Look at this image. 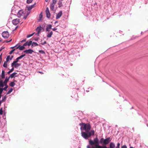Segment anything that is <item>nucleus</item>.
Instances as JSON below:
<instances>
[{
	"label": "nucleus",
	"mask_w": 148,
	"mask_h": 148,
	"mask_svg": "<svg viewBox=\"0 0 148 148\" xmlns=\"http://www.w3.org/2000/svg\"><path fill=\"white\" fill-rule=\"evenodd\" d=\"M79 125L81 126L80 129L81 130H85L86 132H90V130L91 127L89 123L85 124L84 123H80Z\"/></svg>",
	"instance_id": "f257e3e1"
},
{
	"label": "nucleus",
	"mask_w": 148,
	"mask_h": 148,
	"mask_svg": "<svg viewBox=\"0 0 148 148\" xmlns=\"http://www.w3.org/2000/svg\"><path fill=\"white\" fill-rule=\"evenodd\" d=\"M81 134L82 136L84 138L87 139L90 137L91 135H94L95 134V132L93 130H92L90 132H82Z\"/></svg>",
	"instance_id": "f03ea898"
},
{
	"label": "nucleus",
	"mask_w": 148,
	"mask_h": 148,
	"mask_svg": "<svg viewBox=\"0 0 148 148\" xmlns=\"http://www.w3.org/2000/svg\"><path fill=\"white\" fill-rule=\"evenodd\" d=\"M110 139V137L107 138L106 139H104L103 138H101L100 140V143L106 145L108 144L111 141Z\"/></svg>",
	"instance_id": "7ed1b4c3"
},
{
	"label": "nucleus",
	"mask_w": 148,
	"mask_h": 148,
	"mask_svg": "<svg viewBox=\"0 0 148 148\" xmlns=\"http://www.w3.org/2000/svg\"><path fill=\"white\" fill-rule=\"evenodd\" d=\"M2 36L4 38H8L9 36V33L7 31L3 32L2 34Z\"/></svg>",
	"instance_id": "20e7f679"
},
{
	"label": "nucleus",
	"mask_w": 148,
	"mask_h": 148,
	"mask_svg": "<svg viewBox=\"0 0 148 148\" xmlns=\"http://www.w3.org/2000/svg\"><path fill=\"white\" fill-rule=\"evenodd\" d=\"M20 21V19L17 18L15 19L12 21V23L14 25H16L18 24Z\"/></svg>",
	"instance_id": "39448f33"
},
{
	"label": "nucleus",
	"mask_w": 148,
	"mask_h": 148,
	"mask_svg": "<svg viewBox=\"0 0 148 148\" xmlns=\"http://www.w3.org/2000/svg\"><path fill=\"white\" fill-rule=\"evenodd\" d=\"M45 12L46 14L47 17L48 18H49L50 16V14L48 8H47L45 10Z\"/></svg>",
	"instance_id": "423d86ee"
},
{
	"label": "nucleus",
	"mask_w": 148,
	"mask_h": 148,
	"mask_svg": "<svg viewBox=\"0 0 148 148\" xmlns=\"http://www.w3.org/2000/svg\"><path fill=\"white\" fill-rule=\"evenodd\" d=\"M21 65V64L16 63V64H14L13 63H12L11 64V66L12 67H14L15 68H17L18 66H20Z\"/></svg>",
	"instance_id": "0eeeda50"
},
{
	"label": "nucleus",
	"mask_w": 148,
	"mask_h": 148,
	"mask_svg": "<svg viewBox=\"0 0 148 148\" xmlns=\"http://www.w3.org/2000/svg\"><path fill=\"white\" fill-rule=\"evenodd\" d=\"M33 52V51L30 49L26 50L24 51V52L26 53V54H31Z\"/></svg>",
	"instance_id": "6e6552de"
},
{
	"label": "nucleus",
	"mask_w": 148,
	"mask_h": 148,
	"mask_svg": "<svg viewBox=\"0 0 148 148\" xmlns=\"http://www.w3.org/2000/svg\"><path fill=\"white\" fill-rule=\"evenodd\" d=\"M62 11H60L59 12H58L56 16V19H58L60 18L62 16Z\"/></svg>",
	"instance_id": "1a4fd4ad"
},
{
	"label": "nucleus",
	"mask_w": 148,
	"mask_h": 148,
	"mask_svg": "<svg viewBox=\"0 0 148 148\" xmlns=\"http://www.w3.org/2000/svg\"><path fill=\"white\" fill-rule=\"evenodd\" d=\"M52 25L51 24L48 25L47 26L46 30L47 31L49 32L50 29H51Z\"/></svg>",
	"instance_id": "9d476101"
},
{
	"label": "nucleus",
	"mask_w": 148,
	"mask_h": 148,
	"mask_svg": "<svg viewBox=\"0 0 148 148\" xmlns=\"http://www.w3.org/2000/svg\"><path fill=\"white\" fill-rule=\"evenodd\" d=\"M42 27L40 26L37 27L36 29V31L38 32V34H39L40 32V31L42 29Z\"/></svg>",
	"instance_id": "9b49d317"
},
{
	"label": "nucleus",
	"mask_w": 148,
	"mask_h": 148,
	"mask_svg": "<svg viewBox=\"0 0 148 148\" xmlns=\"http://www.w3.org/2000/svg\"><path fill=\"white\" fill-rule=\"evenodd\" d=\"M23 12L22 10H20L17 13V15L18 17H20L22 16L23 15Z\"/></svg>",
	"instance_id": "f8f14e48"
},
{
	"label": "nucleus",
	"mask_w": 148,
	"mask_h": 148,
	"mask_svg": "<svg viewBox=\"0 0 148 148\" xmlns=\"http://www.w3.org/2000/svg\"><path fill=\"white\" fill-rule=\"evenodd\" d=\"M18 48L20 50H23L25 48V47H24V46H23V45L22 46H21L20 45H19L17 47H16V49H17Z\"/></svg>",
	"instance_id": "ddd939ff"
},
{
	"label": "nucleus",
	"mask_w": 148,
	"mask_h": 148,
	"mask_svg": "<svg viewBox=\"0 0 148 148\" xmlns=\"http://www.w3.org/2000/svg\"><path fill=\"white\" fill-rule=\"evenodd\" d=\"M35 4L27 7V10L29 11L31 10L35 6Z\"/></svg>",
	"instance_id": "4468645a"
},
{
	"label": "nucleus",
	"mask_w": 148,
	"mask_h": 148,
	"mask_svg": "<svg viewBox=\"0 0 148 148\" xmlns=\"http://www.w3.org/2000/svg\"><path fill=\"white\" fill-rule=\"evenodd\" d=\"M54 4L51 3L50 5V8L51 10H53L54 9Z\"/></svg>",
	"instance_id": "2eb2a0df"
},
{
	"label": "nucleus",
	"mask_w": 148,
	"mask_h": 148,
	"mask_svg": "<svg viewBox=\"0 0 148 148\" xmlns=\"http://www.w3.org/2000/svg\"><path fill=\"white\" fill-rule=\"evenodd\" d=\"M17 74V73L16 72H14L13 73H12L10 76L9 77L10 78H13L15 77V75Z\"/></svg>",
	"instance_id": "dca6fc26"
},
{
	"label": "nucleus",
	"mask_w": 148,
	"mask_h": 148,
	"mask_svg": "<svg viewBox=\"0 0 148 148\" xmlns=\"http://www.w3.org/2000/svg\"><path fill=\"white\" fill-rule=\"evenodd\" d=\"M9 79L10 78L9 77L8 78H7V77H6L5 79L4 82V85H7V82L9 81Z\"/></svg>",
	"instance_id": "f3484780"
},
{
	"label": "nucleus",
	"mask_w": 148,
	"mask_h": 148,
	"mask_svg": "<svg viewBox=\"0 0 148 148\" xmlns=\"http://www.w3.org/2000/svg\"><path fill=\"white\" fill-rule=\"evenodd\" d=\"M5 72L4 70H3L2 71V73L1 74V78L3 79L5 78Z\"/></svg>",
	"instance_id": "a211bd4d"
},
{
	"label": "nucleus",
	"mask_w": 148,
	"mask_h": 148,
	"mask_svg": "<svg viewBox=\"0 0 148 148\" xmlns=\"http://www.w3.org/2000/svg\"><path fill=\"white\" fill-rule=\"evenodd\" d=\"M62 1H61L60 0H59L58 1V7L59 8L62 6Z\"/></svg>",
	"instance_id": "6ab92c4d"
},
{
	"label": "nucleus",
	"mask_w": 148,
	"mask_h": 148,
	"mask_svg": "<svg viewBox=\"0 0 148 148\" xmlns=\"http://www.w3.org/2000/svg\"><path fill=\"white\" fill-rule=\"evenodd\" d=\"M53 34V32L52 31H51L50 32L48 33L47 35V37L49 38H51V37Z\"/></svg>",
	"instance_id": "aec40b11"
},
{
	"label": "nucleus",
	"mask_w": 148,
	"mask_h": 148,
	"mask_svg": "<svg viewBox=\"0 0 148 148\" xmlns=\"http://www.w3.org/2000/svg\"><path fill=\"white\" fill-rule=\"evenodd\" d=\"M38 44H37V43H36V42H32V47H35L36 46H38Z\"/></svg>",
	"instance_id": "412c9836"
},
{
	"label": "nucleus",
	"mask_w": 148,
	"mask_h": 148,
	"mask_svg": "<svg viewBox=\"0 0 148 148\" xmlns=\"http://www.w3.org/2000/svg\"><path fill=\"white\" fill-rule=\"evenodd\" d=\"M26 42H27V45L29 46L32 44V41L31 40H30L29 41H27Z\"/></svg>",
	"instance_id": "4be33fe9"
},
{
	"label": "nucleus",
	"mask_w": 148,
	"mask_h": 148,
	"mask_svg": "<svg viewBox=\"0 0 148 148\" xmlns=\"http://www.w3.org/2000/svg\"><path fill=\"white\" fill-rule=\"evenodd\" d=\"M4 86V85L3 84V82L2 80H1L0 79V87H3Z\"/></svg>",
	"instance_id": "5701e85b"
},
{
	"label": "nucleus",
	"mask_w": 148,
	"mask_h": 148,
	"mask_svg": "<svg viewBox=\"0 0 148 148\" xmlns=\"http://www.w3.org/2000/svg\"><path fill=\"white\" fill-rule=\"evenodd\" d=\"M19 59V58L18 57L16 59V60L14 61L12 63H13L14 64L17 63V62H18V60Z\"/></svg>",
	"instance_id": "b1692460"
},
{
	"label": "nucleus",
	"mask_w": 148,
	"mask_h": 148,
	"mask_svg": "<svg viewBox=\"0 0 148 148\" xmlns=\"http://www.w3.org/2000/svg\"><path fill=\"white\" fill-rule=\"evenodd\" d=\"M15 84L14 83V82H12L10 84V86L13 87L15 85Z\"/></svg>",
	"instance_id": "393cba45"
},
{
	"label": "nucleus",
	"mask_w": 148,
	"mask_h": 148,
	"mask_svg": "<svg viewBox=\"0 0 148 148\" xmlns=\"http://www.w3.org/2000/svg\"><path fill=\"white\" fill-rule=\"evenodd\" d=\"M14 68L13 67L11 69L10 71H8V72H7V73L8 74H9L10 73L12 72L14 70Z\"/></svg>",
	"instance_id": "a878e982"
},
{
	"label": "nucleus",
	"mask_w": 148,
	"mask_h": 148,
	"mask_svg": "<svg viewBox=\"0 0 148 148\" xmlns=\"http://www.w3.org/2000/svg\"><path fill=\"white\" fill-rule=\"evenodd\" d=\"M7 66L8 64L7 62H5L3 65V66L4 67L6 68L7 67Z\"/></svg>",
	"instance_id": "bb28decb"
},
{
	"label": "nucleus",
	"mask_w": 148,
	"mask_h": 148,
	"mask_svg": "<svg viewBox=\"0 0 148 148\" xmlns=\"http://www.w3.org/2000/svg\"><path fill=\"white\" fill-rule=\"evenodd\" d=\"M12 90L13 89L12 88H10V89L9 90V91L8 92L7 94H10L11 92H12Z\"/></svg>",
	"instance_id": "cd10ccee"
},
{
	"label": "nucleus",
	"mask_w": 148,
	"mask_h": 148,
	"mask_svg": "<svg viewBox=\"0 0 148 148\" xmlns=\"http://www.w3.org/2000/svg\"><path fill=\"white\" fill-rule=\"evenodd\" d=\"M10 56H8L7 57V58L6 59V61L7 62H8L10 59Z\"/></svg>",
	"instance_id": "c85d7f7f"
},
{
	"label": "nucleus",
	"mask_w": 148,
	"mask_h": 148,
	"mask_svg": "<svg viewBox=\"0 0 148 148\" xmlns=\"http://www.w3.org/2000/svg\"><path fill=\"white\" fill-rule=\"evenodd\" d=\"M34 33H33L31 34H29V35H28L27 36V38H29V37L32 36H33L34 35Z\"/></svg>",
	"instance_id": "c756f323"
},
{
	"label": "nucleus",
	"mask_w": 148,
	"mask_h": 148,
	"mask_svg": "<svg viewBox=\"0 0 148 148\" xmlns=\"http://www.w3.org/2000/svg\"><path fill=\"white\" fill-rule=\"evenodd\" d=\"M42 12H41L39 15V21H40L41 20V18H42Z\"/></svg>",
	"instance_id": "7c9ffc66"
},
{
	"label": "nucleus",
	"mask_w": 148,
	"mask_h": 148,
	"mask_svg": "<svg viewBox=\"0 0 148 148\" xmlns=\"http://www.w3.org/2000/svg\"><path fill=\"white\" fill-rule=\"evenodd\" d=\"M33 0H27V3L28 4L31 3Z\"/></svg>",
	"instance_id": "2f4dec72"
},
{
	"label": "nucleus",
	"mask_w": 148,
	"mask_h": 148,
	"mask_svg": "<svg viewBox=\"0 0 148 148\" xmlns=\"http://www.w3.org/2000/svg\"><path fill=\"white\" fill-rule=\"evenodd\" d=\"M25 56V54H24L23 55H22L20 56L19 57H18V58H19L20 59L22 58L23 57Z\"/></svg>",
	"instance_id": "473e14b6"
},
{
	"label": "nucleus",
	"mask_w": 148,
	"mask_h": 148,
	"mask_svg": "<svg viewBox=\"0 0 148 148\" xmlns=\"http://www.w3.org/2000/svg\"><path fill=\"white\" fill-rule=\"evenodd\" d=\"M15 49H13L12 50H11L10 51V52L9 54H11L14 52V51L15 50Z\"/></svg>",
	"instance_id": "72a5a7b5"
},
{
	"label": "nucleus",
	"mask_w": 148,
	"mask_h": 148,
	"mask_svg": "<svg viewBox=\"0 0 148 148\" xmlns=\"http://www.w3.org/2000/svg\"><path fill=\"white\" fill-rule=\"evenodd\" d=\"M39 52L40 53L42 54H45V52L42 50H40L39 51Z\"/></svg>",
	"instance_id": "f704fd0d"
},
{
	"label": "nucleus",
	"mask_w": 148,
	"mask_h": 148,
	"mask_svg": "<svg viewBox=\"0 0 148 148\" xmlns=\"http://www.w3.org/2000/svg\"><path fill=\"white\" fill-rule=\"evenodd\" d=\"M3 88H0V96H1V94L2 93V92L3 91Z\"/></svg>",
	"instance_id": "c9c22d12"
},
{
	"label": "nucleus",
	"mask_w": 148,
	"mask_h": 148,
	"mask_svg": "<svg viewBox=\"0 0 148 148\" xmlns=\"http://www.w3.org/2000/svg\"><path fill=\"white\" fill-rule=\"evenodd\" d=\"M3 112L2 110V108H1V109H0V115L2 114Z\"/></svg>",
	"instance_id": "e433bc0d"
},
{
	"label": "nucleus",
	"mask_w": 148,
	"mask_h": 148,
	"mask_svg": "<svg viewBox=\"0 0 148 148\" xmlns=\"http://www.w3.org/2000/svg\"><path fill=\"white\" fill-rule=\"evenodd\" d=\"M5 86L4 88H3V90H6L7 89L8 87V86L7 85H5Z\"/></svg>",
	"instance_id": "4c0bfd02"
},
{
	"label": "nucleus",
	"mask_w": 148,
	"mask_h": 148,
	"mask_svg": "<svg viewBox=\"0 0 148 148\" xmlns=\"http://www.w3.org/2000/svg\"><path fill=\"white\" fill-rule=\"evenodd\" d=\"M57 0H52V3L55 4Z\"/></svg>",
	"instance_id": "58836bf2"
},
{
	"label": "nucleus",
	"mask_w": 148,
	"mask_h": 148,
	"mask_svg": "<svg viewBox=\"0 0 148 148\" xmlns=\"http://www.w3.org/2000/svg\"><path fill=\"white\" fill-rule=\"evenodd\" d=\"M120 144L119 143H118L117 144V145L116 147V148H119V146H120Z\"/></svg>",
	"instance_id": "ea45409f"
},
{
	"label": "nucleus",
	"mask_w": 148,
	"mask_h": 148,
	"mask_svg": "<svg viewBox=\"0 0 148 148\" xmlns=\"http://www.w3.org/2000/svg\"><path fill=\"white\" fill-rule=\"evenodd\" d=\"M87 148H94V147L92 146V147H90L89 145H88L87 146Z\"/></svg>",
	"instance_id": "a19ab883"
},
{
	"label": "nucleus",
	"mask_w": 148,
	"mask_h": 148,
	"mask_svg": "<svg viewBox=\"0 0 148 148\" xmlns=\"http://www.w3.org/2000/svg\"><path fill=\"white\" fill-rule=\"evenodd\" d=\"M47 43V42L45 41H44L43 43H41V44L42 45H45V44H46Z\"/></svg>",
	"instance_id": "79ce46f5"
},
{
	"label": "nucleus",
	"mask_w": 148,
	"mask_h": 148,
	"mask_svg": "<svg viewBox=\"0 0 148 148\" xmlns=\"http://www.w3.org/2000/svg\"><path fill=\"white\" fill-rule=\"evenodd\" d=\"M121 148H127V146L125 145L123 146Z\"/></svg>",
	"instance_id": "37998d69"
},
{
	"label": "nucleus",
	"mask_w": 148,
	"mask_h": 148,
	"mask_svg": "<svg viewBox=\"0 0 148 148\" xmlns=\"http://www.w3.org/2000/svg\"><path fill=\"white\" fill-rule=\"evenodd\" d=\"M39 38H35L34 39V40L35 41H37L38 40Z\"/></svg>",
	"instance_id": "c03bdc74"
},
{
	"label": "nucleus",
	"mask_w": 148,
	"mask_h": 148,
	"mask_svg": "<svg viewBox=\"0 0 148 148\" xmlns=\"http://www.w3.org/2000/svg\"><path fill=\"white\" fill-rule=\"evenodd\" d=\"M27 42H26L23 45V46H24V47H25V46H26L27 45Z\"/></svg>",
	"instance_id": "a18cd8bd"
},
{
	"label": "nucleus",
	"mask_w": 148,
	"mask_h": 148,
	"mask_svg": "<svg viewBox=\"0 0 148 148\" xmlns=\"http://www.w3.org/2000/svg\"><path fill=\"white\" fill-rule=\"evenodd\" d=\"M57 29L56 28H52V29L53 30V31H55Z\"/></svg>",
	"instance_id": "49530a36"
},
{
	"label": "nucleus",
	"mask_w": 148,
	"mask_h": 148,
	"mask_svg": "<svg viewBox=\"0 0 148 148\" xmlns=\"http://www.w3.org/2000/svg\"><path fill=\"white\" fill-rule=\"evenodd\" d=\"M2 59V54H1L0 55V60L1 61Z\"/></svg>",
	"instance_id": "de8ad7c7"
},
{
	"label": "nucleus",
	"mask_w": 148,
	"mask_h": 148,
	"mask_svg": "<svg viewBox=\"0 0 148 148\" xmlns=\"http://www.w3.org/2000/svg\"><path fill=\"white\" fill-rule=\"evenodd\" d=\"M5 98H6L5 96L4 97H3L2 101H3L5 99Z\"/></svg>",
	"instance_id": "09e8293b"
},
{
	"label": "nucleus",
	"mask_w": 148,
	"mask_h": 148,
	"mask_svg": "<svg viewBox=\"0 0 148 148\" xmlns=\"http://www.w3.org/2000/svg\"><path fill=\"white\" fill-rule=\"evenodd\" d=\"M28 15V14H27V15L25 16L24 17V18L25 19L27 18V16Z\"/></svg>",
	"instance_id": "8fccbe9b"
},
{
	"label": "nucleus",
	"mask_w": 148,
	"mask_h": 148,
	"mask_svg": "<svg viewBox=\"0 0 148 148\" xmlns=\"http://www.w3.org/2000/svg\"><path fill=\"white\" fill-rule=\"evenodd\" d=\"M12 40V39H10V41H8V40H6L5 41V42H6L7 43V42H9L10 41H11Z\"/></svg>",
	"instance_id": "3c124183"
},
{
	"label": "nucleus",
	"mask_w": 148,
	"mask_h": 148,
	"mask_svg": "<svg viewBox=\"0 0 148 148\" xmlns=\"http://www.w3.org/2000/svg\"><path fill=\"white\" fill-rule=\"evenodd\" d=\"M14 56H12L11 57V58H10V60H11L12 59V58H13Z\"/></svg>",
	"instance_id": "603ef678"
},
{
	"label": "nucleus",
	"mask_w": 148,
	"mask_h": 148,
	"mask_svg": "<svg viewBox=\"0 0 148 148\" xmlns=\"http://www.w3.org/2000/svg\"><path fill=\"white\" fill-rule=\"evenodd\" d=\"M26 39H24L23 40H22L21 41V42H25V41H26Z\"/></svg>",
	"instance_id": "864d4df0"
},
{
	"label": "nucleus",
	"mask_w": 148,
	"mask_h": 148,
	"mask_svg": "<svg viewBox=\"0 0 148 148\" xmlns=\"http://www.w3.org/2000/svg\"><path fill=\"white\" fill-rule=\"evenodd\" d=\"M17 46V45H16V46H15L14 47H11L10 48L11 49H13V48L16 47Z\"/></svg>",
	"instance_id": "5fc2aeb1"
},
{
	"label": "nucleus",
	"mask_w": 148,
	"mask_h": 148,
	"mask_svg": "<svg viewBox=\"0 0 148 148\" xmlns=\"http://www.w3.org/2000/svg\"><path fill=\"white\" fill-rule=\"evenodd\" d=\"M38 72L41 74H42L44 73H43L42 72H41V71H38Z\"/></svg>",
	"instance_id": "6e6d98bb"
},
{
	"label": "nucleus",
	"mask_w": 148,
	"mask_h": 148,
	"mask_svg": "<svg viewBox=\"0 0 148 148\" xmlns=\"http://www.w3.org/2000/svg\"><path fill=\"white\" fill-rule=\"evenodd\" d=\"M1 96H0V98H1ZM1 101L0 100V106L1 105Z\"/></svg>",
	"instance_id": "4d7b16f0"
},
{
	"label": "nucleus",
	"mask_w": 148,
	"mask_h": 148,
	"mask_svg": "<svg viewBox=\"0 0 148 148\" xmlns=\"http://www.w3.org/2000/svg\"><path fill=\"white\" fill-rule=\"evenodd\" d=\"M3 48H3L2 47L0 49V52L1 51Z\"/></svg>",
	"instance_id": "13d9d810"
},
{
	"label": "nucleus",
	"mask_w": 148,
	"mask_h": 148,
	"mask_svg": "<svg viewBox=\"0 0 148 148\" xmlns=\"http://www.w3.org/2000/svg\"><path fill=\"white\" fill-rule=\"evenodd\" d=\"M36 35H37V36H39V34H38V32H37V33H36Z\"/></svg>",
	"instance_id": "bf43d9fd"
},
{
	"label": "nucleus",
	"mask_w": 148,
	"mask_h": 148,
	"mask_svg": "<svg viewBox=\"0 0 148 148\" xmlns=\"http://www.w3.org/2000/svg\"><path fill=\"white\" fill-rule=\"evenodd\" d=\"M58 23V22H57V21H56V22H55V24L56 23Z\"/></svg>",
	"instance_id": "052dcab7"
},
{
	"label": "nucleus",
	"mask_w": 148,
	"mask_h": 148,
	"mask_svg": "<svg viewBox=\"0 0 148 148\" xmlns=\"http://www.w3.org/2000/svg\"><path fill=\"white\" fill-rule=\"evenodd\" d=\"M49 0H45V1L46 2H47Z\"/></svg>",
	"instance_id": "680f3d73"
},
{
	"label": "nucleus",
	"mask_w": 148,
	"mask_h": 148,
	"mask_svg": "<svg viewBox=\"0 0 148 148\" xmlns=\"http://www.w3.org/2000/svg\"><path fill=\"white\" fill-rule=\"evenodd\" d=\"M130 148H134V147H130Z\"/></svg>",
	"instance_id": "e2e57ef3"
},
{
	"label": "nucleus",
	"mask_w": 148,
	"mask_h": 148,
	"mask_svg": "<svg viewBox=\"0 0 148 148\" xmlns=\"http://www.w3.org/2000/svg\"><path fill=\"white\" fill-rule=\"evenodd\" d=\"M147 126L148 127V124L147 125Z\"/></svg>",
	"instance_id": "0e129e2a"
},
{
	"label": "nucleus",
	"mask_w": 148,
	"mask_h": 148,
	"mask_svg": "<svg viewBox=\"0 0 148 148\" xmlns=\"http://www.w3.org/2000/svg\"><path fill=\"white\" fill-rule=\"evenodd\" d=\"M42 40H41V41H42Z\"/></svg>",
	"instance_id": "69168bd1"
},
{
	"label": "nucleus",
	"mask_w": 148,
	"mask_h": 148,
	"mask_svg": "<svg viewBox=\"0 0 148 148\" xmlns=\"http://www.w3.org/2000/svg\"><path fill=\"white\" fill-rule=\"evenodd\" d=\"M1 40H0V42L1 41Z\"/></svg>",
	"instance_id": "338daca9"
}]
</instances>
